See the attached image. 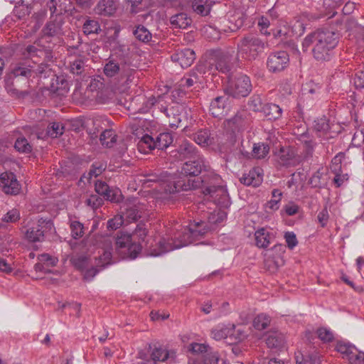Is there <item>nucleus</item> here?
<instances>
[{"mask_svg":"<svg viewBox=\"0 0 364 364\" xmlns=\"http://www.w3.org/2000/svg\"><path fill=\"white\" fill-rule=\"evenodd\" d=\"M32 73L33 70L30 68V66L27 65L26 63H18L16 64L6 80L7 88H9L10 85H14L18 83L20 77L24 80H27L31 77Z\"/></svg>","mask_w":364,"mask_h":364,"instance_id":"13","label":"nucleus"},{"mask_svg":"<svg viewBox=\"0 0 364 364\" xmlns=\"http://www.w3.org/2000/svg\"><path fill=\"white\" fill-rule=\"evenodd\" d=\"M88 258L85 256H76L71 259L73 264L79 270H83L87 265Z\"/></svg>","mask_w":364,"mask_h":364,"instance_id":"52","label":"nucleus"},{"mask_svg":"<svg viewBox=\"0 0 364 364\" xmlns=\"http://www.w3.org/2000/svg\"><path fill=\"white\" fill-rule=\"evenodd\" d=\"M170 21L175 28H186L191 24L192 19L186 14L180 13L171 16Z\"/></svg>","mask_w":364,"mask_h":364,"instance_id":"28","label":"nucleus"},{"mask_svg":"<svg viewBox=\"0 0 364 364\" xmlns=\"http://www.w3.org/2000/svg\"><path fill=\"white\" fill-rule=\"evenodd\" d=\"M210 168L208 166V171H204L205 173L197 178L187 179V181L186 178L171 181L166 185L165 191L169 193H175L202 188L203 194L210 195L223 186L221 177Z\"/></svg>","mask_w":364,"mask_h":364,"instance_id":"2","label":"nucleus"},{"mask_svg":"<svg viewBox=\"0 0 364 364\" xmlns=\"http://www.w3.org/2000/svg\"><path fill=\"white\" fill-rule=\"evenodd\" d=\"M83 33L85 35L93 33H99L101 31L100 26L98 21L92 19L87 18L82 26Z\"/></svg>","mask_w":364,"mask_h":364,"instance_id":"34","label":"nucleus"},{"mask_svg":"<svg viewBox=\"0 0 364 364\" xmlns=\"http://www.w3.org/2000/svg\"><path fill=\"white\" fill-rule=\"evenodd\" d=\"M250 114L245 109L238 111L234 117L226 119L224 122L226 129L234 134L247 129L251 124Z\"/></svg>","mask_w":364,"mask_h":364,"instance_id":"5","label":"nucleus"},{"mask_svg":"<svg viewBox=\"0 0 364 364\" xmlns=\"http://www.w3.org/2000/svg\"><path fill=\"white\" fill-rule=\"evenodd\" d=\"M70 228L71 230L72 237L74 239L82 237L84 235V226L83 224L77 220H73L70 222Z\"/></svg>","mask_w":364,"mask_h":364,"instance_id":"44","label":"nucleus"},{"mask_svg":"<svg viewBox=\"0 0 364 364\" xmlns=\"http://www.w3.org/2000/svg\"><path fill=\"white\" fill-rule=\"evenodd\" d=\"M151 100L152 101V105L155 106L156 108L159 109L161 112H164L167 117H170L169 112L172 111V109H168L166 106H164L163 104L161 103V101H162L161 97H159L157 100L154 97Z\"/></svg>","mask_w":364,"mask_h":364,"instance_id":"58","label":"nucleus"},{"mask_svg":"<svg viewBox=\"0 0 364 364\" xmlns=\"http://www.w3.org/2000/svg\"><path fill=\"white\" fill-rule=\"evenodd\" d=\"M194 141L199 145L209 146L214 144V137L208 129L200 130L194 134Z\"/></svg>","mask_w":364,"mask_h":364,"instance_id":"29","label":"nucleus"},{"mask_svg":"<svg viewBox=\"0 0 364 364\" xmlns=\"http://www.w3.org/2000/svg\"><path fill=\"white\" fill-rule=\"evenodd\" d=\"M173 142V137L168 132L159 134L155 139V149L163 150Z\"/></svg>","mask_w":364,"mask_h":364,"instance_id":"31","label":"nucleus"},{"mask_svg":"<svg viewBox=\"0 0 364 364\" xmlns=\"http://www.w3.org/2000/svg\"><path fill=\"white\" fill-rule=\"evenodd\" d=\"M20 219V213L17 209H12L9 210L2 218V220L6 223H16Z\"/></svg>","mask_w":364,"mask_h":364,"instance_id":"57","label":"nucleus"},{"mask_svg":"<svg viewBox=\"0 0 364 364\" xmlns=\"http://www.w3.org/2000/svg\"><path fill=\"white\" fill-rule=\"evenodd\" d=\"M15 149L21 153L28 154L32 151V146L25 137L18 138L14 144Z\"/></svg>","mask_w":364,"mask_h":364,"instance_id":"42","label":"nucleus"},{"mask_svg":"<svg viewBox=\"0 0 364 364\" xmlns=\"http://www.w3.org/2000/svg\"><path fill=\"white\" fill-rule=\"evenodd\" d=\"M63 21L60 14H56L55 17L50 18L45 27L43 28L42 32L45 36L53 37L60 34L62 31V26Z\"/></svg>","mask_w":364,"mask_h":364,"instance_id":"21","label":"nucleus"},{"mask_svg":"<svg viewBox=\"0 0 364 364\" xmlns=\"http://www.w3.org/2000/svg\"><path fill=\"white\" fill-rule=\"evenodd\" d=\"M284 238L287 245V247L292 250L298 244V241L296 235L293 232H287L284 235Z\"/></svg>","mask_w":364,"mask_h":364,"instance_id":"60","label":"nucleus"},{"mask_svg":"<svg viewBox=\"0 0 364 364\" xmlns=\"http://www.w3.org/2000/svg\"><path fill=\"white\" fill-rule=\"evenodd\" d=\"M109 186L104 181H97L95 184V190L96 193L101 196H104L107 195L106 193L109 191Z\"/></svg>","mask_w":364,"mask_h":364,"instance_id":"61","label":"nucleus"},{"mask_svg":"<svg viewBox=\"0 0 364 364\" xmlns=\"http://www.w3.org/2000/svg\"><path fill=\"white\" fill-rule=\"evenodd\" d=\"M142 212L136 205L127 208L126 210V217L129 221H136L141 218Z\"/></svg>","mask_w":364,"mask_h":364,"instance_id":"50","label":"nucleus"},{"mask_svg":"<svg viewBox=\"0 0 364 364\" xmlns=\"http://www.w3.org/2000/svg\"><path fill=\"white\" fill-rule=\"evenodd\" d=\"M134 70L127 68L124 63H116L114 60H109L104 67V73L107 77H112L120 73L122 76L126 77V82H132L133 79Z\"/></svg>","mask_w":364,"mask_h":364,"instance_id":"12","label":"nucleus"},{"mask_svg":"<svg viewBox=\"0 0 364 364\" xmlns=\"http://www.w3.org/2000/svg\"><path fill=\"white\" fill-rule=\"evenodd\" d=\"M295 156V151L291 147H282L277 154V161L281 166H289Z\"/></svg>","mask_w":364,"mask_h":364,"instance_id":"25","label":"nucleus"},{"mask_svg":"<svg viewBox=\"0 0 364 364\" xmlns=\"http://www.w3.org/2000/svg\"><path fill=\"white\" fill-rule=\"evenodd\" d=\"M53 228V223L50 220L41 218L36 224L29 228L26 232V237L30 242H42L45 234L50 232Z\"/></svg>","mask_w":364,"mask_h":364,"instance_id":"7","label":"nucleus"},{"mask_svg":"<svg viewBox=\"0 0 364 364\" xmlns=\"http://www.w3.org/2000/svg\"><path fill=\"white\" fill-rule=\"evenodd\" d=\"M219 354L216 351H213L211 348L203 355L204 364H218L219 360Z\"/></svg>","mask_w":364,"mask_h":364,"instance_id":"48","label":"nucleus"},{"mask_svg":"<svg viewBox=\"0 0 364 364\" xmlns=\"http://www.w3.org/2000/svg\"><path fill=\"white\" fill-rule=\"evenodd\" d=\"M210 349V346L205 344L193 343L190 345L189 350L196 354H203V355Z\"/></svg>","mask_w":364,"mask_h":364,"instance_id":"55","label":"nucleus"},{"mask_svg":"<svg viewBox=\"0 0 364 364\" xmlns=\"http://www.w3.org/2000/svg\"><path fill=\"white\" fill-rule=\"evenodd\" d=\"M317 334L318 338L324 342H330L333 339V335L332 332L326 328H318L317 330Z\"/></svg>","mask_w":364,"mask_h":364,"instance_id":"56","label":"nucleus"},{"mask_svg":"<svg viewBox=\"0 0 364 364\" xmlns=\"http://www.w3.org/2000/svg\"><path fill=\"white\" fill-rule=\"evenodd\" d=\"M272 199L268 201L266 204V208H268L272 210H277L279 209V203L281 200L282 193L279 189H274L272 191Z\"/></svg>","mask_w":364,"mask_h":364,"instance_id":"39","label":"nucleus"},{"mask_svg":"<svg viewBox=\"0 0 364 364\" xmlns=\"http://www.w3.org/2000/svg\"><path fill=\"white\" fill-rule=\"evenodd\" d=\"M215 203L221 208H228L230 205V199L226 188L223 186L210 194Z\"/></svg>","mask_w":364,"mask_h":364,"instance_id":"22","label":"nucleus"},{"mask_svg":"<svg viewBox=\"0 0 364 364\" xmlns=\"http://www.w3.org/2000/svg\"><path fill=\"white\" fill-rule=\"evenodd\" d=\"M117 9V4L114 0H101L95 8V14L109 16L112 15Z\"/></svg>","mask_w":364,"mask_h":364,"instance_id":"23","label":"nucleus"},{"mask_svg":"<svg viewBox=\"0 0 364 364\" xmlns=\"http://www.w3.org/2000/svg\"><path fill=\"white\" fill-rule=\"evenodd\" d=\"M345 158V154L343 152H339L336 156H335L332 161V166L331 168L334 172H337L338 171H341V162L343 159Z\"/></svg>","mask_w":364,"mask_h":364,"instance_id":"59","label":"nucleus"},{"mask_svg":"<svg viewBox=\"0 0 364 364\" xmlns=\"http://www.w3.org/2000/svg\"><path fill=\"white\" fill-rule=\"evenodd\" d=\"M252 90L250 77L245 75H239L230 83L227 89L228 94L233 97L247 96Z\"/></svg>","mask_w":364,"mask_h":364,"instance_id":"8","label":"nucleus"},{"mask_svg":"<svg viewBox=\"0 0 364 364\" xmlns=\"http://www.w3.org/2000/svg\"><path fill=\"white\" fill-rule=\"evenodd\" d=\"M266 43L259 38L249 34L244 36L237 44V54L247 60H255L258 55L264 52Z\"/></svg>","mask_w":364,"mask_h":364,"instance_id":"3","label":"nucleus"},{"mask_svg":"<svg viewBox=\"0 0 364 364\" xmlns=\"http://www.w3.org/2000/svg\"><path fill=\"white\" fill-rule=\"evenodd\" d=\"M115 136L112 130L106 129L101 133L100 140L102 145L110 147L116 142Z\"/></svg>","mask_w":364,"mask_h":364,"instance_id":"40","label":"nucleus"},{"mask_svg":"<svg viewBox=\"0 0 364 364\" xmlns=\"http://www.w3.org/2000/svg\"><path fill=\"white\" fill-rule=\"evenodd\" d=\"M270 321V318L267 315L261 314L254 318L253 326L255 329L262 331L267 328Z\"/></svg>","mask_w":364,"mask_h":364,"instance_id":"36","label":"nucleus"},{"mask_svg":"<svg viewBox=\"0 0 364 364\" xmlns=\"http://www.w3.org/2000/svg\"><path fill=\"white\" fill-rule=\"evenodd\" d=\"M31 11L28 6L21 4L15 6L13 10V15L18 19H23L26 16H28Z\"/></svg>","mask_w":364,"mask_h":364,"instance_id":"46","label":"nucleus"},{"mask_svg":"<svg viewBox=\"0 0 364 364\" xmlns=\"http://www.w3.org/2000/svg\"><path fill=\"white\" fill-rule=\"evenodd\" d=\"M270 25V21L266 16H262L259 18L258 26L260 27V31L264 35H270V32L267 31Z\"/></svg>","mask_w":364,"mask_h":364,"instance_id":"63","label":"nucleus"},{"mask_svg":"<svg viewBox=\"0 0 364 364\" xmlns=\"http://www.w3.org/2000/svg\"><path fill=\"white\" fill-rule=\"evenodd\" d=\"M235 51L232 50H215L213 51V58L215 60L216 70L223 73H228L232 68V59Z\"/></svg>","mask_w":364,"mask_h":364,"instance_id":"10","label":"nucleus"},{"mask_svg":"<svg viewBox=\"0 0 364 364\" xmlns=\"http://www.w3.org/2000/svg\"><path fill=\"white\" fill-rule=\"evenodd\" d=\"M123 224V218L122 216H119V217H114L112 219H109L108 221H107V228L109 230H117L118 228H119Z\"/></svg>","mask_w":364,"mask_h":364,"instance_id":"62","label":"nucleus"},{"mask_svg":"<svg viewBox=\"0 0 364 364\" xmlns=\"http://www.w3.org/2000/svg\"><path fill=\"white\" fill-rule=\"evenodd\" d=\"M46 14H47L46 9H42L39 10L38 11L34 13L33 15L32 16L33 20H34L36 22L34 27L36 30L38 29L43 24V22L46 17Z\"/></svg>","mask_w":364,"mask_h":364,"instance_id":"51","label":"nucleus"},{"mask_svg":"<svg viewBox=\"0 0 364 364\" xmlns=\"http://www.w3.org/2000/svg\"><path fill=\"white\" fill-rule=\"evenodd\" d=\"M135 38L139 41L148 43L151 40L152 36L149 31L144 26L139 25L133 31Z\"/></svg>","mask_w":364,"mask_h":364,"instance_id":"33","label":"nucleus"},{"mask_svg":"<svg viewBox=\"0 0 364 364\" xmlns=\"http://www.w3.org/2000/svg\"><path fill=\"white\" fill-rule=\"evenodd\" d=\"M255 245L262 249H266L274 238L273 235L263 228L255 232Z\"/></svg>","mask_w":364,"mask_h":364,"instance_id":"24","label":"nucleus"},{"mask_svg":"<svg viewBox=\"0 0 364 364\" xmlns=\"http://www.w3.org/2000/svg\"><path fill=\"white\" fill-rule=\"evenodd\" d=\"M240 151L246 159L253 158L260 159H264L268 154L269 146L268 144L264 143L254 144L252 151L249 152L245 149L243 143L242 142Z\"/></svg>","mask_w":364,"mask_h":364,"instance_id":"18","label":"nucleus"},{"mask_svg":"<svg viewBox=\"0 0 364 364\" xmlns=\"http://www.w3.org/2000/svg\"><path fill=\"white\" fill-rule=\"evenodd\" d=\"M229 334V341L230 343H237L244 341L247 337L246 332L242 328H235V326H232Z\"/></svg>","mask_w":364,"mask_h":364,"instance_id":"35","label":"nucleus"},{"mask_svg":"<svg viewBox=\"0 0 364 364\" xmlns=\"http://www.w3.org/2000/svg\"><path fill=\"white\" fill-rule=\"evenodd\" d=\"M147 346V351L150 355V359L156 363L165 362L169 358V352L159 343H151Z\"/></svg>","mask_w":364,"mask_h":364,"instance_id":"20","label":"nucleus"},{"mask_svg":"<svg viewBox=\"0 0 364 364\" xmlns=\"http://www.w3.org/2000/svg\"><path fill=\"white\" fill-rule=\"evenodd\" d=\"M171 60L178 63L183 68H186L192 65L195 58V52L190 48L178 50L171 55Z\"/></svg>","mask_w":364,"mask_h":364,"instance_id":"16","label":"nucleus"},{"mask_svg":"<svg viewBox=\"0 0 364 364\" xmlns=\"http://www.w3.org/2000/svg\"><path fill=\"white\" fill-rule=\"evenodd\" d=\"M263 105L262 98L259 95H253L248 101L249 107L256 112H262Z\"/></svg>","mask_w":364,"mask_h":364,"instance_id":"47","label":"nucleus"},{"mask_svg":"<svg viewBox=\"0 0 364 364\" xmlns=\"http://www.w3.org/2000/svg\"><path fill=\"white\" fill-rule=\"evenodd\" d=\"M338 41L339 33L329 30H317L305 37L302 42V48L304 51H306L312 46L313 56L317 61H328Z\"/></svg>","mask_w":364,"mask_h":364,"instance_id":"1","label":"nucleus"},{"mask_svg":"<svg viewBox=\"0 0 364 364\" xmlns=\"http://www.w3.org/2000/svg\"><path fill=\"white\" fill-rule=\"evenodd\" d=\"M208 165L205 164L204 159L201 156L188 160L183 164L181 171V176L176 181L181 178L193 179L191 177L198 176L203 171H208Z\"/></svg>","mask_w":364,"mask_h":364,"instance_id":"6","label":"nucleus"},{"mask_svg":"<svg viewBox=\"0 0 364 364\" xmlns=\"http://www.w3.org/2000/svg\"><path fill=\"white\" fill-rule=\"evenodd\" d=\"M266 343L270 348H277L283 346L284 339L282 336L272 333L267 337Z\"/></svg>","mask_w":364,"mask_h":364,"instance_id":"37","label":"nucleus"},{"mask_svg":"<svg viewBox=\"0 0 364 364\" xmlns=\"http://www.w3.org/2000/svg\"><path fill=\"white\" fill-rule=\"evenodd\" d=\"M309 183L313 188H321L325 185V183L323 181V173L320 170H318L312 175Z\"/></svg>","mask_w":364,"mask_h":364,"instance_id":"49","label":"nucleus"},{"mask_svg":"<svg viewBox=\"0 0 364 364\" xmlns=\"http://www.w3.org/2000/svg\"><path fill=\"white\" fill-rule=\"evenodd\" d=\"M262 112L268 120H276L281 117L282 109L279 105L268 102L263 105Z\"/></svg>","mask_w":364,"mask_h":364,"instance_id":"26","label":"nucleus"},{"mask_svg":"<svg viewBox=\"0 0 364 364\" xmlns=\"http://www.w3.org/2000/svg\"><path fill=\"white\" fill-rule=\"evenodd\" d=\"M188 231L193 237L203 235L207 231L206 225L203 221L194 222L189 225Z\"/></svg>","mask_w":364,"mask_h":364,"instance_id":"38","label":"nucleus"},{"mask_svg":"<svg viewBox=\"0 0 364 364\" xmlns=\"http://www.w3.org/2000/svg\"><path fill=\"white\" fill-rule=\"evenodd\" d=\"M329 119L324 115L317 118L314 123V130L318 136L326 135L330 130Z\"/></svg>","mask_w":364,"mask_h":364,"instance_id":"27","label":"nucleus"},{"mask_svg":"<svg viewBox=\"0 0 364 364\" xmlns=\"http://www.w3.org/2000/svg\"><path fill=\"white\" fill-rule=\"evenodd\" d=\"M106 169V165L101 162H95L91 166L87 178L90 181L92 177H97Z\"/></svg>","mask_w":364,"mask_h":364,"instance_id":"43","label":"nucleus"},{"mask_svg":"<svg viewBox=\"0 0 364 364\" xmlns=\"http://www.w3.org/2000/svg\"><path fill=\"white\" fill-rule=\"evenodd\" d=\"M175 152V156H177L181 160L186 159L191 160L200 156L194 144L187 141H183L178 149H176Z\"/></svg>","mask_w":364,"mask_h":364,"instance_id":"19","label":"nucleus"},{"mask_svg":"<svg viewBox=\"0 0 364 364\" xmlns=\"http://www.w3.org/2000/svg\"><path fill=\"white\" fill-rule=\"evenodd\" d=\"M188 241L184 240L183 241L181 240L179 242H173V243H167L164 239H161L157 243V247L150 248L149 255L155 257L159 256L174 249H178L186 246L188 244Z\"/></svg>","mask_w":364,"mask_h":364,"instance_id":"17","label":"nucleus"},{"mask_svg":"<svg viewBox=\"0 0 364 364\" xmlns=\"http://www.w3.org/2000/svg\"><path fill=\"white\" fill-rule=\"evenodd\" d=\"M0 186L6 194L16 196L21 191V185L12 172H4L0 175Z\"/></svg>","mask_w":364,"mask_h":364,"instance_id":"14","label":"nucleus"},{"mask_svg":"<svg viewBox=\"0 0 364 364\" xmlns=\"http://www.w3.org/2000/svg\"><path fill=\"white\" fill-rule=\"evenodd\" d=\"M116 249L124 257L135 259L141 250V245L132 241L129 234L122 233L115 240Z\"/></svg>","mask_w":364,"mask_h":364,"instance_id":"4","label":"nucleus"},{"mask_svg":"<svg viewBox=\"0 0 364 364\" xmlns=\"http://www.w3.org/2000/svg\"><path fill=\"white\" fill-rule=\"evenodd\" d=\"M86 203L93 208H97L102 205V199L97 195H91L90 198L86 200Z\"/></svg>","mask_w":364,"mask_h":364,"instance_id":"64","label":"nucleus"},{"mask_svg":"<svg viewBox=\"0 0 364 364\" xmlns=\"http://www.w3.org/2000/svg\"><path fill=\"white\" fill-rule=\"evenodd\" d=\"M289 64V56L286 51H277L269 54L267 66L271 73H279L286 69Z\"/></svg>","mask_w":364,"mask_h":364,"instance_id":"9","label":"nucleus"},{"mask_svg":"<svg viewBox=\"0 0 364 364\" xmlns=\"http://www.w3.org/2000/svg\"><path fill=\"white\" fill-rule=\"evenodd\" d=\"M48 77L47 82H43L46 85L48 90L53 93L60 95V91H68V82L63 75H57L53 71H48Z\"/></svg>","mask_w":364,"mask_h":364,"instance_id":"15","label":"nucleus"},{"mask_svg":"<svg viewBox=\"0 0 364 364\" xmlns=\"http://www.w3.org/2000/svg\"><path fill=\"white\" fill-rule=\"evenodd\" d=\"M231 330L228 328H222L220 329H214L212 331L211 334L213 338L216 341H220L223 338L229 339V334Z\"/></svg>","mask_w":364,"mask_h":364,"instance_id":"53","label":"nucleus"},{"mask_svg":"<svg viewBox=\"0 0 364 364\" xmlns=\"http://www.w3.org/2000/svg\"><path fill=\"white\" fill-rule=\"evenodd\" d=\"M85 62L84 59L78 58L70 64V72L77 75H83L85 70Z\"/></svg>","mask_w":364,"mask_h":364,"instance_id":"45","label":"nucleus"},{"mask_svg":"<svg viewBox=\"0 0 364 364\" xmlns=\"http://www.w3.org/2000/svg\"><path fill=\"white\" fill-rule=\"evenodd\" d=\"M106 194L103 196V198L112 203H119L122 200L121 191L118 188L109 187Z\"/></svg>","mask_w":364,"mask_h":364,"instance_id":"41","label":"nucleus"},{"mask_svg":"<svg viewBox=\"0 0 364 364\" xmlns=\"http://www.w3.org/2000/svg\"><path fill=\"white\" fill-rule=\"evenodd\" d=\"M211 2L208 0H192V8L195 12L201 15L207 16L210 11Z\"/></svg>","mask_w":364,"mask_h":364,"instance_id":"30","label":"nucleus"},{"mask_svg":"<svg viewBox=\"0 0 364 364\" xmlns=\"http://www.w3.org/2000/svg\"><path fill=\"white\" fill-rule=\"evenodd\" d=\"M230 109V100L228 94H224L213 99L210 105V113L213 117L222 118Z\"/></svg>","mask_w":364,"mask_h":364,"instance_id":"11","label":"nucleus"},{"mask_svg":"<svg viewBox=\"0 0 364 364\" xmlns=\"http://www.w3.org/2000/svg\"><path fill=\"white\" fill-rule=\"evenodd\" d=\"M23 54L27 57L33 58L34 57L40 56L41 55H43V50L41 49H38L34 45H28L25 48V51L23 53Z\"/></svg>","mask_w":364,"mask_h":364,"instance_id":"54","label":"nucleus"},{"mask_svg":"<svg viewBox=\"0 0 364 364\" xmlns=\"http://www.w3.org/2000/svg\"><path fill=\"white\" fill-rule=\"evenodd\" d=\"M64 126L62 123L53 122L50 123L46 129V134L51 138H58L64 132Z\"/></svg>","mask_w":364,"mask_h":364,"instance_id":"32","label":"nucleus"}]
</instances>
